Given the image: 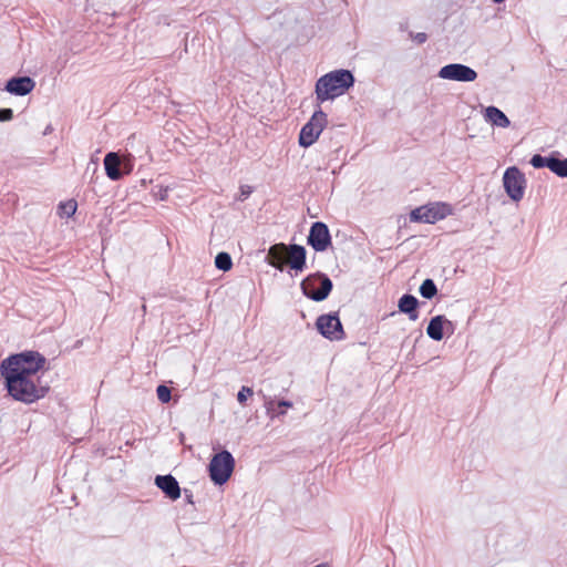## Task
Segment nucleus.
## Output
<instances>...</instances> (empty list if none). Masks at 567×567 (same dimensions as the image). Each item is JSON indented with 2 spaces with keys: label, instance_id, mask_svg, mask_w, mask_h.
Returning <instances> with one entry per match:
<instances>
[{
  "label": "nucleus",
  "instance_id": "nucleus-22",
  "mask_svg": "<svg viewBox=\"0 0 567 567\" xmlns=\"http://www.w3.org/2000/svg\"><path fill=\"white\" fill-rule=\"evenodd\" d=\"M264 398V406L267 411V414L274 419L279 415H284L286 412L284 410L276 411L275 410V401L271 398H268L266 395H262Z\"/></svg>",
  "mask_w": 567,
  "mask_h": 567
},
{
  "label": "nucleus",
  "instance_id": "nucleus-21",
  "mask_svg": "<svg viewBox=\"0 0 567 567\" xmlns=\"http://www.w3.org/2000/svg\"><path fill=\"white\" fill-rule=\"evenodd\" d=\"M78 204L75 200L70 199L59 205L60 216L71 217L76 212Z\"/></svg>",
  "mask_w": 567,
  "mask_h": 567
},
{
  "label": "nucleus",
  "instance_id": "nucleus-17",
  "mask_svg": "<svg viewBox=\"0 0 567 567\" xmlns=\"http://www.w3.org/2000/svg\"><path fill=\"white\" fill-rule=\"evenodd\" d=\"M484 117L491 124L506 128L511 125V122L506 114L496 106H488L485 109Z\"/></svg>",
  "mask_w": 567,
  "mask_h": 567
},
{
  "label": "nucleus",
  "instance_id": "nucleus-31",
  "mask_svg": "<svg viewBox=\"0 0 567 567\" xmlns=\"http://www.w3.org/2000/svg\"><path fill=\"white\" fill-rule=\"evenodd\" d=\"M277 405L280 406V408H291L292 406V402L287 401V400H280L277 403Z\"/></svg>",
  "mask_w": 567,
  "mask_h": 567
},
{
  "label": "nucleus",
  "instance_id": "nucleus-25",
  "mask_svg": "<svg viewBox=\"0 0 567 567\" xmlns=\"http://www.w3.org/2000/svg\"><path fill=\"white\" fill-rule=\"evenodd\" d=\"M254 394V391L249 386H241V389L237 393V400L240 404H245L248 396H251Z\"/></svg>",
  "mask_w": 567,
  "mask_h": 567
},
{
  "label": "nucleus",
  "instance_id": "nucleus-8",
  "mask_svg": "<svg viewBox=\"0 0 567 567\" xmlns=\"http://www.w3.org/2000/svg\"><path fill=\"white\" fill-rule=\"evenodd\" d=\"M503 186L512 200L519 202L526 188L525 175L516 166H511L503 175Z\"/></svg>",
  "mask_w": 567,
  "mask_h": 567
},
{
  "label": "nucleus",
  "instance_id": "nucleus-7",
  "mask_svg": "<svg viewBox=\"0 0 567 567\" xmlns=\"http://www.w3.org/2000/svg\"><path fill=\"white\" fill-rule=\"evenodd\" d=\"M327 123V114L319 107L317 111H315L310 120L302 126L300 131V146H311L319 138Z\"/></svg>",
  "mask_w": 567,
  "mask_h": 567
},
{
  "label": "nucleus",
  "instance_id": "nucleus-13",
  "mask_svg": "<svg viewBox=\"0 0 567 567\" xmlns=\"http://www.w3.org/2000/svg\"><path fill=\"white\" fill-rule=\"evenodd\" d=\"M35 86V82L30 76H19L10 79L6 84V91L10 94L24 96Z\"/></svg>",
  "mask_w": 567,
  "mask_h": 567
},
{
  "label": "nucleus",
  "instance_id": "nucleus-5",
  "mask_svg": "<svg viewBox=\"0 0 567 567\" xmlns=\"http://www.w3.org/2000/svg\"><path fill=\"white\" fill-rule=\"evenodd\" d=\"M301 289L305 296L313 301L324 300L332 290V281L321 272L309 275L301 282Z\"/></svg>",
  "mask_w": 567,
  "mask_h": 567
},
{
  "label": "nucleus",
  "instance_id": "nucleus-20",
  "mask_svg": "<svg viewBox=\"0 0 567 567\" xmlns=\"http://www.w3.org/2000/svg\"><path fill=\"white\" fill-rule=\"evenodd\" d=\"M420 293L425 299H432L437 293L434 281L432 279H425L420 286Z\"/></svg>",
  "mask_w": 567,
  "mask_h": 567
},
{
  "label": "nucleus",
  "instance_id": "nucleus-11",
  "mask_svg": "<svg viewBox=\"0 0 567 567\" xmlns=\"http://www.w3.org/2000/svg\"><path fill=\"white\" fill-rule=\"evenodd\" d=\"M308 245L316 251H324L331 245V236L328 226L322 221L311 225L308 235Z\"/></svg>",
  "mask_w": 567,
  "mask_h": 567
},
{
  "label": "nucleus",
  "instance_id": "nucleus-2",
  "mask_svg": "<svg viewBox=\"0 0 567 567\" xmlns=\"http://www.w3.org/2000/svg\"><path fill=\"white\" fill-rule=\"evenodd\" d=\"M354 84L349 70L339 69L320 76L316 83V100L319 104L344 94Z\"/></svg>",
  "mask_w": 567,
  "mask_h": 567
},
{
  "label": "nucleus",
  "instance_id": "nucleus-33",
  "mask_svg": "<svg viewBox=\"0 0 567 567\" xmlns=\"http://www.w3.org/2000/svg\"><path fill=\"white\" fill-rule=\"evenodd\" d=\"M166 197V190H164V193H161V199L164 200Z\"/></svg>",
  "mask_w": 567,
  "mask_h": 567
},
{
  "label": "nucleus",
  "instance_id": "nucleus-19",
  "mask_svg": "<svg viewBox=\"0 0 567 567\" xmlns=\"http://www.w3.org/2000/svg\"><path fill=\"white\" fill-rule=\"evenodd\" d=\"M215 266L217 269L223 270V271L230 270L233 267V261H231L230 255L228 252H224V251L217 254V256L215 257Z\"/></svg>",
  "mask_w": 567,
  "mask_h": 567
},
{
  "label": "nucleus",
  "instance_id": "nucleus-14",
  "mask_svg": "<svg viewBox=\"0 0 567 567\" xmlns=\"http://www.w3.org/2000/svg\"><path fill=\"white\" fill-rule=\"evenodd\" d=\"M445 327L453 329V323L442 315L435 316L430 320L426 333L432 340L441 341L444 337Z\"/></svg>",
  "mask_w": 567,
  "mask_h": 567
},
{
  "label": "nucleus",
  "instance_id": "nucleus-27",
  "mask_svg": "<svg viewBox=\"0 0 567 567\" xmlns=\"http://www.w3.org/2000/svg\"><path fill=\"white\" fill-rule=\"evenodd\" d=\"M251 193H252L251 186H249V185L240 186L239 200H245L246 198H248L250 196Z\"/></svg>",
  "mask_w": 567,
  "mask_h": 567
},
{
  "label": "nucleus",
  "instance_id": "nucleus-34",
  "mask_svg": "<svg viewBox=\"0 0 567 567\" xmlns=\"http://www.w3.org/2000/svg\"><path fill=\"white\" fill-rule=\"evenodd\" d=\"M493 1H494V2H496V3H501V2H503L504 0H493Z\"/></svg>",
  "mask_w": 567,
  "mask_h": 567
},
{
  "label": "nucleus",
  "instance_id": "nucleus-18",
  "mask_svg": "<svg viewBox=\"0 0 567 567\" xmlns=\"http://www.w3.org/2000/svg\"><path fill=\"white\" fill-rule=\"evenodd\" d=\"M548 168L559 177H567V158L550 156Z\"/></svg>",
  "mask_w": 567,
  "mask_h": 567
},
{
  "label": "nucleus",
  "instance_id": "nucleus-32",
  "mask_svg": "<svg viewBox=\"0 0 567 567\" xmlns=\"http://www.w3.org/2000/svg\"><path fill=\"white\" fill-rule=\"evenodd\" d=\"M52 132V126L51 125H48L43 132V135H48Z\"/></svg>",
  "mask_w": 567,
  "mask_h": 567
},
{
  "label": "nucleus",
  "instance_id": "nucleus-10",
  "mask_svg": "<svg viewBox=\"0 0 567 567\" xmlns=\"http://www.w3.org/2000/svg\"><path fill=\"white\" fill-rule=\"evenodd\" d=\"M319 332L329 340H342L344 332L338 316L322 315L316 321Z\"/></svg>",
  "mask_w": 567,
  "mask_h": 567
},
{
  "label": "nucleus",
  "instance_id": "nucleus-24",
  "mask_svg": "<svg viewBox=\"0 0 567 567\" xmlns=\"http://www.w3.org/2000/svg\"><path fill=\"white\" fill-rule=\"evenodd\" d=\"M156 394L162 403H167L171 400V390L168 386L161 384L156 389Z\"/></svg>",
  "mask_w": 567,
  "mask_h": 567
},
{
  "label": "nucleus",
  "instance_id": "nucleus-26",
  "mask_svg": "<svg viewBox=\"0 0 567 567\" xmlns=\"http://www.w3.org/2000/svg\"><path fill=\"white\" fill-rule=\"evenodd\" d=\"M13 117V111L11 109H0V122L10 121Z\"/></svg>",
  "mask_w": 567,
  "mask_h": 567
},
{
  "label": "nucleus",
  "instance_id": "nucleus-29",
  "mask_svg": "<svg viewBox=\"0 0 567 567\" xmlns=\"http://www.w3.org/2000/svg\"><path fill=\"white\" fill-rule=\"evenodd\" d=\"M121 167L123 168L122 175L123 174H130L132 168H133V165H132V163L128 159L124 158L122 161Z\"/></svg>",
  "mask_w": 567,
  "mask_h": 567
},
{
  "label": "nucleus",
  "instance_id": "nucleus-9",
  "mask_svg": "<svg viewBox=\"0 0 567 567\" xmlns=\"http://www.w3.org/2000/svg\"><path fill=\"white\" fill-rule=\"evenodd\" d=\"M439 76L443 80L473 82L477 79V72L465 64L451 63L440 69Z\"/></svg>",
  "mask_w": 567,
  "mask_h": 567
},
{
  "label": "nucleus",
  "instance_id": "nucleus-12",
  "mask_svg": "<svg viewBox=\"0 0 567 567\" xmlns=\"http://www.w3.org/2000/svg\"><path fill=\"white\" fill-rule=\"evenodd\" d=\"M155 485L166 495V497L175 501L181 497V487L177 480L171 475H157Z\"/></svg>",
  "mask_w": 567,
  "mask_h": 567
},
{
  "label": "nucleus",
  "instance_id": "nucleus-3",
  "mask_svg": "<svg viewBox=\"0 0 567 567\" xmlns=\"http://www.w3.org/2000/svg\"><path fill=\"white\" fill-rule=\"evenodd\" d=\"M268 257L270 258L269 264L279 270H282V262L286 258H288L291 269L302 271L306 267V249L300 245L275 244L269 248Z\"/></svg>",
  "mask_w": 567,
  "mask_h": 567
},
{
  "label": "nucleus",
  "instance_id": "nucleus-30",
  "mask_svg": "<svg viewBox=\"0 0 567 567\" xmlns=\"http://www.w3.org/2000/svg\"><path fill=\"white\" fill-rule=\"evenodd\" d=\"M184 494H185V499L188 504H194V499H193V494L192 492H189L188 489H185L184 491Z\"/></svg>",
  "mask_w": 567,
  "mask_h": 567
},
{
  "label": "nucleus",
  "instance_id": "nucleus-1",
  "mask_svg": "<svg viewBox=\"0 0 567 567\" xmlns=\"http://www.w3.org/2000/svg\"><path fill=\"white\" fill-rule=\"evenodd\" d=\"M45 361L37 351H24L11 354L1 362L0 373L13 400L31 404L47 395L49 385L40 375Z\"/></svg>",
  "mask_w": 567,
  "mask_h": 567
},
{
  "label": "nucleus",
  "instance_id": "nucleus-16",
  "mask_svg": "<svg viewBox=\"0 0 567 567\" xmlns=\"http://www.w3.org/2000/svg\"><path fill=\"white\" fill-rule=\"evenodd\" d=\"M417 305L419 301L414 296L405 293L400 298L398 307L401 312L409 316L411 321H416L419 319Z\"/></svg>",
  "mask_w": 567,
  "mask_h": 567
},
{
  "label": "nucleus",
  "instance_id": "nucleus-15",
  "mask_svg": "<svg viewBox=\"0 0 567 567\" xmlns=\"http://www.w3.org/2000/svg\"><path fill=\"white\" fill-rule=\"evenodd\" d=\"M122 159L117 153L110 152L104 157V168L106 176L112 181H118L122 177Z\"/></svg>",
  "mask_w": 567,
  "mask_h": 567
},
{
  "label": "nucleus",
  "instance_id": "nucleus-6",
  "mask_svg": "<svg viewBox=\"0 0 567 567\" xmlns=\"http://www.w3.org/2000/svg\"><path fill=\"white\" fill-rule=\"evenodd\" d=\"M452 214L451 205L442 202L430 203L413 209L410 214L411 221L434 224Z\"/></svg>",
  "mask_w": 567,
  "mask_h": 567
},
{
  "label": "nucleus",
  "instance_id": "nucleus-28",
  "mask_svg": "<svg viewBox=\"0 0 567 567\" xmlns=\"http://www.w3.org/2000/svg\"><path fill=\"white\" fill-rule=\"evenodd\" d=\"M411 35H412L413 40H414L416 43H419V44L424 43V42L426 41V39H427V35H426V33H424V32H419V33L411 34Z\"/></svg>",
  "mask_w": 567,
  "mask_h": 567
},
{
  "label": "nucleus",
  "instance_id": "nucleus-23",
  "mask_svg": "<svg viewBox=\"0 0 567 567\" xmlns=\"http://www.w3.org/2000/svg\"><path fill=\"white\" fill-rule=\"evenodd\" d=\"M549 161H550V156L549 157H546V156H542L539 154H536L534 155L532 158H530V165L535 168H543V167H549Z\"/></svg>",
  "mask_w": 567,
  "mask_h": 567
},
{
  "label": "nucleus",
  "instance_id": "nucleus-4",
  "mask_svg": "<svg viewBox=\"0 0 567 567\" xmlns=\"http://www.w3.org/2000/svg\"><path fill=\"white\" fill-rule=\"evenodd\" d=\"M235 467V460L230 452L224 450L215 454L209 463V476L216 485L225 484L231 476Z\"/></svg>",
  "mask_w": 567,
  "mask_h": 567
}]
</instances>
